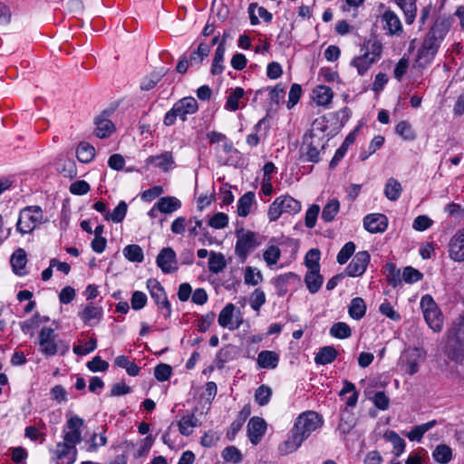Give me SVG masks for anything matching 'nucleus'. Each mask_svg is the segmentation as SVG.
Instances as JSON below:
<instances>
[{
  "instance_id": "nucleus-1",
  "label": "nucleus",
  "mask_w": 464,
  "mask_h": 464,
  "mask_svg": "<svg viewBox=\"0 0 464 464\" xmlns=\"http://www.w3.org/2000/svg\"><path fill=\"white\" fill-rule=\"evenodd\" d=\"M450 22L447 19L435 21L418 51L417 62L420 66L424 67L431 63L450 30Z\"/></svg>"
},
{
  "instance_id": "nucleus-2",
  "label": "nucleus",
  "mask_w": 464,
  "mask_h": 464,
  "mask_svg": "<svg viewBox=\"0 0 464 464\" xmlns=\"http://www.w3.org/2000/svg\"><path fill=\"white\" fill-rule=\"evenodd\" d=\"M446 353L453 362L464 361V315L457 318L448 332Z\"/></svg>"
},
{
  "instance_id": "nucleus-3",
  "label": "nucleus",
  "mask_w": 464,
  "mask_h": 464,
  "mask_svg": "<svg viewBox=\"0 0 464 464\" xmlns=\"http://www.w3.org/2000/svg\"><path fill=\"white\" fill-rule=\"evenodd\" d=\"M235 254L244 263L248 256L263 243V237L256 232L239 228L236 230Z\"/></svg>"
},
{
  "instance_id": "nucleus-4",
  "label": "nucleus",
  "mask_w": 464,
  "mask_h": 464,
  "mask_svg": "<svg viewBox=\"0 0 464 464\" xmlns=\"http://www.w3.org/2000/svg\"><path fill=\"white\" fill-rule=\"evenodd\" d=\"M198 109V102L193 97H185L176 102L173 107L165 114L163 123L166 126H172L177 118L185 121L188 115L197 112Z\"/></svg>"
},
{
  "instance_id": "nucleus-5",
  "label": "nucleus",
  "mask_w": 464,
  "mask_h": 464,
  "mask_svg": "<svg viewBox=\"0 0 464 464\" xmlns=\"http://www.w3.org/2000/svg\"><path fill=\"white\" fill-rule=\"evenodd\" d=\"M44 219V212L39 206H29L24 208L16 223V230L21 235L32 233Z\"/></svg>"
},
{
  "instance_id": "nucleus-6",
  "label": "nucleus",
  "mask_w": 464,
  "mask_h": 464,
  "mask_svg": "<svg viewBox=\"0 0 464 464\" xmlns=\"http://www.w3.org/2000/svg\"><path fill=\"white\" fill-rule=\"evenodd\" d=\"M301 210V203L294 198L285 195L276 198L269 206L267 216L271 222L276 221L282 214L295 215Z\"/></svg>"
},
{
  "instance_id": "nucleus-7",
  "label": "nucleus",
  "mask_w": 464,
  "mask_h": 464,
  "mask_svg": "<svg viewBox=\"0 0 464 464\" xmlns=\"http://www.w3.org/2000/svg\"><path fill=\"white\" fill-rule=\"evenodd\" d=\"M322 417L315 411H308L298 416L293 430L305 440L313 431L323 425Z\"/></svg>"
},
{
  "instance_id": "nucleus-8",
  "label": "nucleus",
  "mask_w": 464,
  "mask_h": 464,
  "mask_svg": "<svg viewBox=\"0 0 464 464\" xmlns=\"http://www.w3.org/2000/svg\"><path fill=\"white\" fill-rule=\"evenodd\" d=\"M420 307L427 324L434 332L442 329L443 316L433 298L426 295L421 297Z\"/></svg>"
},
{
  "instance_id": "nucleus-9",
  "label": "nucleus",
  "mask_w": 464,
  "mask_h": 464,
  "mask_svg": "<svg viewBox=\"0 0 464 464\" xmlns=\"http://www.w3.org/2000/svg\"><path fill=\"white\" fill-rule=\"evenodd\" d=\"M147 288L150 291L151 298L154 300L159 310L161 311L165 318H169L171 315V305L168 300L166 292L160 283L153 278L147 281Z\"/></svg>"
},
{
  "instance_id": "nucleus-10",
  "label": "nucleus",
  "mask_w": 464,
  "mask_h": 464,
  "mask_svg": "<svg viewBox=\"0 0 464 464\" xmlns=\"http://www.w3.org/2000/svg\"><path fill=\"white\" fill-rule=\"evenodd\" d=\"M84 425L83 419L77 415L70 416L63 428V440L72 444H79L82 441V428Z\"/></svg>"
},
{
  "instance_id": "nucleus-11",
  "label": "nucleus",
  "mask_w": 464,
  "mask_h": 464,
  "mask_svg": "<svg viewBox=\"0 0 464 464\" xmlns=\"http://www.w3.org/2000/svg\"><path fill=\"white\" fill-rule=\"evenodd\" d=\"M40 352L46 356H53L58 352V344L55 341L54 330L50 327H44L39 334Z\"/></svg>"
},
{
  "instance_id": "nucleus-12",
  "label": "nucleus",
  "mask_w": 464,
  "mask_h": 464,
  "mask_svg": "<svg viewBox=\"0 0 464 464\" xmlns=\"http://www.w3.org/2000/svg\"><path fill=\"white\" fill-rule=\"evenodd\" d=\"M425 359V354L420 348L408 349L403 356L402 362L405 372L410 375H413L419 372V366Z\"/></svg>"
},
{
  "instance_id": "nucleus-13",
  "label": "nucleus",
  "mask_w": 464,
  "mask_h": 464,
  "mask_svg": "<svg viewBox=\"0 0 464 464\" xmlns=\"http://www.w3.org/2000/svg\"><path fill=\"white\" fill-rule=\"evenodd\" d=\"M177 256L171 247H164L157 256V265L165 274H170L178 269Z\"/></svg>"
},
{
  "instance_id": "nucleus-14",
  "label": "nucleus",
  "mask_w": 464,
  "mask_h": 464,
  "mask_svg": "<svg viewBox=\"0 0 464 464\" xmlns=\"http://www.w3.org/2000/svg\"><path fill=\"white\" fill-rule=\"evenodd\" d=\"M449 256L456 262H464V228L459 229L450 239Z\"/></svg>"
},
{
  "instance_id": "nucleus-15",
  "label": "nucleus",
  "mask_w": 464,
  "mask_h": 464,
  "mask_svg": "<svg viewBox=\"0 0 464 464\" xmlns=\"http://www.w3.org/2000/svg\"><path fill=\"white\" fill-rule=\"evenodd\" d=\"M370 258L367 251L358 252L346 267L347 275L352 277L362 276L367 268Z\"/></svg>"
},
{
  "instance_id": "nucleus-16",
  "label": "nucleus",
  "mask_w": 464,
  "mask_h": 464,
  "mask_svg": "<svg viewBox=\"0 0 464 464\" xmlns=\"http://www.w3.org/2000/svg\"><path fill=\"white\" fill-rule=\"evenodd\" d=\"M382 28L389 35L400 36L403 32L402 24L399 16L392 10H386L381 16Z\"/></svg>"
},
{
  "instance_id": "nucleus-17",
  "label": "nucleus",
  "mask_w": 464,
  "mask_h": 464,
  "mask_svg": "<svg viewBox=\"0 0 464 464\" xmlns=\"http://www.w3.org/2000/svg\"><path fill=\"white\" fill-rule=\"evenodd\" d=\"M54 454L61 461V464H73L77 459L76 445L65 440L58 442Z\"/></svg>"
},
{
  "instance_id": "nucleus-18",
  "label": "nucleus",
  "mask_w": 464,
  "mask_h": 464,
  "mask_svg": "<svg viewBox=\"0 0 464 464\" xmlns=\"http://www.w3.org/2000/svg\"><path fill=\"white\" fill-rule=\"evenodd\" d=\"M236 310V306L229 303L225 305V307L220 311L218 322L220 326L224 328H228L229 330H237L242 324V319L237 317L235 320L234 313Z\"/></svg>"
},
{
  "instance_id": "nucleus-19",
  "label": "nucleus",
  "mask_w": 464,
  "mask_h": 464,
  "mask_svg": "<svg viewBox=\"0 0 464 464\" xmlns=\"http://www.w3.org/2000/svg\"><path fill=\"white\" fill-rule=\"evenodd\" d=\"M266 431V422L260 417H252L247 424V436L253 445H257Z\"/></svg>"
},
{
  "instance_id": "nucleus-20",
  "label": "nucleus",
  "mask_w": 464,
  "mask_h": 464,
  "mask_svg": "<svg viewBox=\"0 0 464 464\" xmlns=\"http://www.w3.org/2000/svg\"><path fill=\"white\" fill-rule=\"evenodd\" d=\"M363 227L370 233H382L388 227V218L380 213L368 214L363 218Z\"/></svg>"
},
{
  "instance_id": "nucleus-21",
  "label": "nucleus",
  "mask_w": 464,
  "mask_h": 464,
  "mask_svg": "<svg viewBox=\"0 0 464 464\" xmlns=\"http://www.w3.org/2000/svg\"><path fill=\"white\" fill-rule=\"evenodd\" d=\"M108 117V112L103 111L94 121L96 126L95 134L98 138L103 139L109 137L115 130L114 124Z\"/></svg>"
},
{
  "instance_id": "nucleus-22",
  "label": "nucleus",
  "mask_w": 464,
  "mask_h": 464,
  "mask_svg": "<svg viewBox=\"0 0 464 464\" xmlns=\"http://www.w3.org/2000/svg\"><path fill=\"white\" fill-rule=\"evenodd\" d=\"M103 310L101 306H96L92 304H89L79 312L78 315L84 324L89 325L97 324L102 319Z\"/></svg>"
},
{
  "instance_id": "nucleus-23",
  "label": "nucleus",
  "mask_w": 464,
  "mask_h": 464,
  "mask_svg": "<svg viewBox=\"0 0 464 464\" xmlns=\"http://www.w3.org/2000/svg\"><path fill=\"white\" fill-rule=\"evenodd\" d=\"M281 243L276 238H271L269 245L263 253V258L266 266L271 267L277 264L281 256V250L279 246Z\"/></svg>"
},
{
  "instance_id": "nucleus-24",
  "label": "nucleus",
  "mask_w": 464,
  "mask_h": 464,
  "mask_svg": "<svg viewBox=\"0 0 464 464\" xmlns=\"http://www.w3.org/2000/svg\"><path fill=\"white\" fill-rule=\"evenodd\" d=\"M303 441L304 440L292 429L288 439L279 444L278 451L281 455H288L295 451Z\"/></svg>"
},
{
  "instance_id": "nucleus-25",
  "label": "nucleus",
  "mask_w": 464,
  "mask_h": 464,
  "mask_svg": "<svg viewBox=\"0 0 464 464\" xmlns=\"http://www.w3.org/2000/svg\"><path fill=\"white\" fill-rule=\"evenodd\" d=\"M146 163L147 165H153L164 171H168L171 165L174 164V160L171 152L165 151L159 155L150 156L146 160Z\"/></svg>"
},
{
  "instance_id": "nucleus-26",
  "label": "nucleus",
  "mask_w": 464,
  "mask_h": 464,
  "mask_svg": "<svg viewBox=\"0 0 464 464\" xmlns=\"http://www.w3.org/2000/svg\"><path fill=\"white\" fill-rule=\"evenodd\" d=\"M256 362L260 368L275 369L279 362V354L274 351H262L258 353Z\"/></svg>"
},
{
  "instance_id": "nucleus-27",
  "label": "nucleus",
  "mask_w": 464,
  "mask_h": 464,
  "mask_svg": "<svg viewBox=\"0 0 464 464\" xmlns=\"http://www.w3.org/2000/svg\"><path fill=\"white\" fill-rule=\"evenodd\" d=\"M157 209L161 213L169 214L181 207V202L175 197H163L156 203Z\"/></svg>"
},
{
  "instance_id": "nucleus-28",
  "label": "nucleus",
  "mask_w": 464,
  "mask_h": 464,
  "mask_svg": "<svg viewBox=\"0 0 464 464\" xmlns=\"http://www.w3.org/2000/svg\"><path fill=\"white\" fill-rule=\"evenodd\" d=\"M225 52H226V46H225V40L223 39L219 43V44L218 45V47L215 51L212 66H211V73L213 75H218L223 72V71H224L223 62H224Z\"/></svg>"
},
{
  "instance_id": "nucleus-29",
  "label": "nucleus",
  "mask_w": 464,
  "mask_h": 464,
  "mask_svg": "<svg viewBox=\"0 0 464 464\" xmlns=\"http://www.w3.org/2000/svg\"><path fill=\"white\" fill-rule=\"evenodd\" d=\"M311 141L306 143L305 155L307 160L312 162L319 161L320 150L324 149V143L319 138L314 140V135H311Z\"/></svg>"
},
{
  "instance_id": "nucleus-30",
  "label": "nucleus",
  "mask_w": 464,
  "mask_h": 464,
  "mask_svg": "<svg viewBox=\"0 0 464 464\" xmlns=\"http://www.w3.org/2000/svg\"><path fill=\"white\" fill-rule=\"evenodd\" d=\"M324 278L320 275L319 270H308L304 276V283L311 294L319 291L323 285Z\"/></svg>"
},
{
  "instance_id": "nucleus-31",
  "label": "nucleus",
  "mask_w": 464,
  "mask_h": 464,
  "mask_svg": "<svg viewBox=\"0 0 464 464\" xmlns=\"http://www.w3.org/2000/svg\"><path fill=\"white\" fill-rule=\"evenodd\" d=\"M334 92L330 87L319 85L314 90V100L319 106L328 105L333 99Z\"/></svg>"
},
{
  "instance_id": "nucleus-32",
  "label": "nucleus",
  "mask_w": 464,
  "mask_h": 464,
  "mask_svg": "<svg viewBox=\"0 0 464 464\" xmlns=\"http://www.w3.org/2000/svg\"><path fill=\"white\" fill-rule=\"evenodd\" d=\"M337 357V351L333 346L322 347L314 357V362L320 365L333 362Z\"/></svg>"
},
{
  "instance_id": "nucleus-33",
  "label": "nucleus",
  "mask_w": 464,
  "mask_h": 464,
  "mask_svg": "<svg viewBox=\"0 0 464 464\" xmlns=\"http://www.w3.org/2000/svg\"><path fill=\"white\" fill-rule=\"evenodd\" d=\"M198 426V420L194 414L183 416L178 422L179 430L184 436H189Z\"/></svg>"
},
{
  "instance_id": "nucleus-34",
  "label": "nucleus",
  "mask_w": 464,
  "mask_h": 464,
  "mask_svg": "<svg viewBox=\"0 0 464 464\" xmlns=\"http://www.w3.org/2000/svg\"><path fill=\"white\" fill-rule=\"evenodd\" d=\"M211 51V46L208 44L201 43L198 48L193 51L189 56L190 66H199L202 61L208 56Z\"/></svg>"
},
{
  "instance_id": "nucleus-35",
  "label": "nucleus",
  "mask_w": 464,
  "mask_h": 464,
  "mask_svg": "<svg viewBox=\"0 0 464 464\" xmlns=\"http://www.w3.org/2000/svg\"><path fill=\"white\" fill-rule=\"evenodd\" d=\"M401 183L394 178L388 179L384 187V195L389 200L396 201L401 194Z\"/></svg>"
},
{
  "instance_id": "nucleus-36",
  "label": "nucleus",
  "mask_w": 464,
  "mask_h": 464,
  "mask_svg": "<svg viewBox=\"0 0 464 464\" xmlns=\"http://www.w3.org/2000/svg\"><path fill=\"white\" fill-rule=\"evenodd\" d=\"M384 439L392 444V452L396 457L402 454L405 449V441L394 430L386 431Z\"/></svg>"
},
{
  "instance_id": "nucleus-37",
  "label": "nucleus",
  "mask_w": 464,
  "mask_h": 464,
  "mask_svg": "<svg viewBox=\"0 0 464 464\" xmlns=\"http://www.w3.org/2000/svg\"><path fill=\"white\" fill-rule=\"evenodd\" d=\"M437 424L435 420L415 426L407 433V438L411 441H420L423 435Z\"/></svg>"
},
{
  "instance_id": "nucleus-38",
  "label": "nucleus",
  "mask_w": 464,
  "mask_h": 464,
  "mask_svg": "<svg viewBox=\"0 0 464 464\" xmlns=\"http://www.w3.org/2000/svg\"><path fill=\"white\" fill-rule=\"evenodd\" d=\"M27 263L26 253L23 248L16 249L11 256V264L15 274L23 275Z\"/></svg>"
},
{
  "instance_id": "nucleus-39",
  "label": "nucleus",
  "mask_w": 464,
  "mask_h": 464,
  "mask_svg": "<svg viewBox=\"0 0 464 464\" xmlns=\"http://www.w3.org/2000/svg\"><path fill=\"white\" fill-rule=\"evenodd\" d=\"M432 457L437 462L447 464L452 459V450L446 444H440L433 450Z\"/></svg>"
},
{
  "instance_id": "nucleus-40",
  "label": "nucleus",
  "mask_w": 464,
  "mask_h": 464,
  "mask_svg": "<svg viewBox=\"0 0 464 464\" xmlns=\"http://www.w3.org/2000/svg\"><path fill=\"white\" fill-rule=\"evenodd\" d=\"M366 313V304L362 298L355 297L352 299L349 306V314L355 320H360Z\"/></svg>"
},
{
  "instance_id": "nucleus-41",
  "label": "nucleus",
  "mask_w": 464,
  "mask_h": 464,
  "mask_svg": "<svg viewBox=\"0 0 464 464\" xmlns=\"http://www.w3.org/2000/svg\"><path fill=\"white\" fill-rule=\"evenodd\" d=\"M255 200V194L247 192L244 194L237 202V213L240 217H246L250 211Z\"/></svg>"
},
{
  "instance_id": "nucleus-42",
  "label": "nucleus",
  "mask_w": 464,
  "mask_h": 464,
  "mask_svg": "<svg viewBox=\"0 0 464 464\" xmlns=\"http://www.w3.org/2000/svg\"><path fill=\"white\" fill-rule=\"evenodd\" d=\"M95 155V149L87 142H81L76 150L77 159L83 163L90 162Z\"/></svg>"
},
{
  "instance_id": "nucleus-43",
  "label": "nucleus",
  "mask_w": 464,
  "mask_h": 464,
  "mask_svg": "<svg viewBox=\"0 0 464 464\" xmlns=\"http://www.w3.org/2000/svg\"><path fill=\"white\" fill-rule=\"evenodd\" d=\"M340 210V202L333 198L324 207L322 211V219L324 222H332Z\"/></svg>"
},
{
  "instance_id": "nucleus-44",
  "label": "nucleus",
  "mask_w": 464,
  "mask_h": 464,
  "mask_svg": "<svg viewBox=\"0 0 464 464\" xmlns=\"http://www.w3.org/2000/svg\"><path fill=\"white\" fill-rule=\"evenodd\" d=\"M227 266L225 256L221 253L211 252L208 259V269L215 274L221 272Z\"/></svg>"
},
{
  "instance_id": "nucleus-45",
  "label": "nucleus",
  "mask_w": 464,
  "mask_h": 464,
  "mask_svg": "<svg viewBox=\"0 0 464 464\" xmlns=\"http://www.w3.org/2000/svg\"><path fill=\"white\" fill-rule=\"evenodd\" d=\"M128 206L125 201H121L112 212H105L104 219L114 223L121 222L127 214Z\"/></svg>"
},
{
  "instance_id": "nucleus-46",
  "label": "nucleus",
  "mask_w": 464,
  "mask_h": 464,
  "mask_svg": "<svg viewBox=\"0 0 464 464\" xmlns=\"http://www.w3.org/2000/svg\"><path fill=\"white\" fill-rule=\"evenodd\" d=\"M167 71L161 68L159 72H153L149 76L145 77L141 83L140 89L143 91H150L153 89L160 79L166 74Z\"/></svg>"
},
{
  "instance_id": "nucleus-47",
  "label": "nucleus",
  "mask_w": 464,
  "mask_h": 464,
  "mask_svg": "<svg viewBox=\"0 0 464 464\" xmlns=\"http://www.w3.org/2000/svg\"><path fill=\"white\" fill-rule=\"evenodd\" d=\"M375 62H373L370 56L364 53L363 54L353 58L351 62V64L357 69V72L360 75H362Z\"/></svg>"
},
{
  "instance_id": "nucleus-48",
  "label": "nucleus",
  "mask_w": 464,
  "mask_h": 464,
  "mask_svg": "<svg viewBox=\"0 0 464 464\" xmlns=\"http://www.w3.org/2000/svg\"><path fill=\"white\" fill-rule=\"evenodd\" d=\"M124 256L130 262L140 263L144 259L141 247L138 245H128L123 248Z\"/></svg>"
},
{
  "instance_id": "nucleus-49",
  "label": "nucleus",
  "mask_w": 464,
  "mask_h": 464,
  "mask_svg": "<svg viewBox=\"0 0 464 464\" xmlns=\"http://www.w3.org/2000/svg\"><path fill=\"white\" fill-rule=\"evenodd\" d=\"M263 281V275L256 267L246 266L245 268L244 282L248 285H257Z\"/></svg>"
},
{
  "instance_id": "nucleus-50",
  "label": "nucleus",
  "mask_w": 464,
  "mask_h": 464,
  "mask_svg": "<svg viewBox=\"0 0 464 464\" xmlns=\"http://www.w3.org/2000/svg\"><path fill=\"white\" fill-rule=\"evenodd\" d=\"M244 95L245 91L243 88L237 87L236 89H234L227 97L226 108L233 111L238 110L239 101L244 97Z\"/></svg>"
},
{
  "instance_id": "nucleus-51",
  "label": "nucleus",
  "mask_w": 464,
  "mask_h": 464,
  "mask_svg": "<svg viewBox=\"0 0 464 464\" xmlns=\"http://www.w3.org/2000/svg\"><path fill=\"white\" fill-rule=\"evenodd\" d=\"M395 132L404 140L411 141L416 138V133L411 125L406 121H401L396 125Z\"/></svg>"
},
{
  "instance_id": "nucleus-52",
  "label": "nucleus",
  "mask_w": 464,
  "mask_h": 464,
  "mask_svg": "<svg viewBox=\"0 0 464 464\" xmlns=\"http://www.w3.org/2000/svg\"><path fill=\"white\" fill-rule=\"evenodd\" d=\"M330 334L335 338L345 339L351 336L352 331L346 323H335L330 328Z\"/></svg>"
},
{
  "instance_id": "nucleus-53",
  "label": "nucleus",
  "mask_w": 464,
  "mask_h": 464,
  "mask_svg": "<svg viewBox=\"0 0 464 464\" xmlns=\"http://www.w3.org/2000/svg\"><path fill=\"white\" fill-rule=\"evenodd\" d=\"M272 389L265 384L259 386L255 393V400L259 406L266 405L271 399Z\"/></svg>"
},
{
  "instance_id": "nucleus-54",
  "label": "nucleus",
  "mask_w": 464,
  "mask_h": 464,
  "mask_svg": "<svg viewBox=\"0 0 464 464\" xmlns=\"http://www.w3.org/2000/svg\"><path fill=\"white\" fill-rule=\"evenodd\" d=\"M386 277L390 285L397 286L401 281V271L392 263L385 266Z\"/></svg>"
},
{
  "instance_id": "nucleus-55",
  "label": "nucleus",
  "mask_w": 464,
  "mask_h": 464,
  "mask_svg": "<svg viewBox=\"0 0 464 464\" xmlns=\"http://www.w3.org/2000/svg\"><path fill=\"white\" fill-rule=\"evenodd\" d=\"M320 251L316 248L310 249L304 257V263L308 270H319Z\"/></svg>"
},
{
  "instance_id": "nucleus-56",
  "label": "nucleus",
  "mask_w": 464,
  "mask_h": 464,
  "mask_svg": "<svg viewBox=\"0 0 464 464\" xmlns=\"http://www.w3.org/2000/svg\"><path fill=\"white\" fill-rule=\"evenodd\" d=\"M404 13L405 21L408 24H411L416 17L417 7L413 0H408L399 5Z\"/></svg>"
},
{
  "instance_id": "nucleus-57",
  "label": "nucleus",
  "mask_w": 464,
  "mask_h": 464,
  "mask_svg": "<svg viewBox=\"0 0 464 464\" xmlns=\"http://www.w3.org/2000/svg\"><path fill=\"white\" fill-rule=\"evenodd\" d=\"M355 251V245L353 242L346 243L337 255V262L341 265L345 264Z\"/></svg>"
},
{
  "instance_id": "nucleus-58",
  "label": "nucleus",
  "mask_w": 464,
  "mask_h": 464,
  "mask_svg": "<svg viewBox=\"0 0 464 464\" xmlns=\"http://www.w3.org/2000/svg\"><path fill=\"white\" fill-rule=\"evenodd\" d=\"M266 303V295L263 290L256 288L250 296V306L255 311H259L261 306Z\"/></svg>"
},
{
  "instance_id": "nucleus-59",
  "label": "nucleus",
  "mask_w": 464,
  "mask_h": 464,
  "mask_svg": "<svg viewBox=\"0 0 464 464\" xmlns=\"http://www.w3.org/2000/svg\"><path fill=\"white\" fill-rule=\"evenodd\" d=\"M266 122V118L261 119L254 126V132L250 133L246 136V142L250 147H256L260 142V137L257 133L261 130L262 125Z\"/></svg>"
},
{
  "instance_id": "nucleus-60",
  "label": "nucleus",
  "mask_w": 464,
  "mask_h": 464,
  "mask_svg": "<svg viewBox=\"0 0 464 464\" xmlns=\"http://www.w3.org/2000/svg\"><path fill=\"white\" fill-rule=\"evenodd\" d=\"M222 457L226 461L238 463L242 460L241 452L234 446H229L222 451Z\"/></svg>"
},
{
  "instance_id": "nucleus-61",
  "label": "nucleus",
  "mask_w": 464,
  "mask_h": 464,
  "mask_svg": "<svg viewBox=\"0 0 464 464\" xmlns=\"http://www.w3.org/2000/svg\"><path fill=\"white\" fill-rule=\"evenodd\" d=\"M228 217L227 214L218 212L208 220V225L216 229H221L227 226Z\"/></svg>"
},
{
  "instance_id": "nucleus-62",
  "label": "nucleus",
  "mask_w": 464,
  "mask_h": 464,
  "mask_svg": "<svg viewBox=\"0 0 464 464\" xmlns=\"http://www.w3.org/2000/svg\"><path fill=\"white\" fill-rule=\"evenodd\" d=\"M320 212V207L316 204L312 205L305 213V226L308 228H313L315 226L318 214Z\"/></svg>"
},
{
  "instance_id": "nucleus-63",
  "label": "nucleus",
  "mask_w": 464,
  "mask_h": 464,
  "mask_svg": "<svg viewBox=\"0 0 464 464\" xmlns=\"http://www.w3.org/2000/svg\"><path fill=\"white\" fill-rule=\"evenodd\" d=\"M401 277L406 283L411 284L420 281L422 278V274L411 266H407L404 268Z\"/></svg>"
},
{
  "instance_id": "nucleus-64",
  "label": "nucleus",
  "mask_w": 464,
  "mask_h": 464,
  "mask_svg": "<svg viewBox=\"0 0 464 464\" xmlns=\"http://www.w3.org/2000/svg\"><path fill=\"white\" fill-rule=\"evenodd\" d=\"M171 372L172 369L169 364L160 363L156 366L154 376L159 382H165L169 379Z\"/></svg>"
}]
</instances>
